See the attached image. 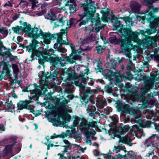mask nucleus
I'll return each instance as SVG.
<instances>
[{
    "mask_svg": "<svg viewBox=\"0 0 159 159\" xmlns=\"http://www.w3.org/2000/svg\"><path fill=\"white\" fill-rule=\"evenodd\" d=\"M77 84V85L80 86V87H81L82 89L84 91H85V87L84 86L82 85L81 86V83H79V82H76Z\"/></svg>",
    "mask_w": 159,
    "mask_h": 159,
    "instance_id": "a19ab883",
    "label": "nucleus"
},
{
    "mask_svg": "<svg viewBox=\"0 0 159 159\" xmlns=\"http://www.w3.org/2000/svg\"><path fill=\"white\" fill-rule=\"evenodd\" d=\"M125 148L123 146H115L112 150L113 153L117 154L120 150L124 151L125 154L122 155L120 154H118L115 156V158L111 156L109 154H104V157L106 159H120L121 158L124 157L125 159H142L140 155H138L133 151L127 152L125 150Z\"/></svg>",
    "mask_w": 159,
    "mask_h": 159,
    "instance_id": "0eeeda50",
    "label": "nucleus"
},
{
    "mask_svg": "<svg viewBox=\"0 0 159 159\" xmlns=\"http://www.w3.org/2000/svg\"><path fill=\"white\" fill-rule=\"evenodd\" d=\"M104 111L107 114H108L111 111V109L109 108H107L105 109Z\"/></svg>",
    "mask_w": 159,
    "mask_h": 159,
    "instance_id": "a18cd8bd",
    "label": "nucleus"
},
{
    "mask_svg": "<svg viewBox=\"0 0 159 159\" xmlns=\"http://www.w3.org/2000/svg\"><path fill=\"white\" fill-rule=\"evenodd\" d=\"M84 13L82 15H80L81 19H83L84 17H86V20H82L79 23V26L83 25H85L89 22H90V25L92 26V30H95L97 33L100 30L103 29L105 27L104 25L101 24L100 18L98 14H95L96 11V7L95 6H92V7H88V5L84 4L83 5Z\"/></svg>",
    "mask_w": 159,
    "mask_h": 159,
    "instance_id": "20e7f679",
    "label": "nucleus"
},
{
    "mask_svg": "<svg viewBox=\"0 0 159 159\" xmlns=\"http://www.w3.org/2000/svg\"><path fill=\"white\" fill-rule=\"evenodd\" d=\"M129 129V125H126L123 127H121L119 129L118 132L119 134L122 135L125 132L127 131Z\"/></svg>",
    "mask_w": 159,
    "mask_h": 159,
    "instance_id": "b1692460",
    "label": "nucleus"
},
{
    "mask_svg": "<svg viewBox=\"0 0 159 159\" xmlns=\"http://www.w3.org/2000/svg\"><path fill=\"white\" fill-rule=\"evenodd\" d=\"M107 102L109 103H110L111 102L112 100L111 99H108L107 100Z\"/></svg>",
    "mask_w": 159,
    "mask_h": 159,
    "instance_id": "e2e57ef3",
    "label": "nucleus"
},
{
    "mask_svg": "<svg viewBox=\"0 0 159 159\" xmlns=\"http://www.w3.org/2000/svg\"><path fill=\"white\" fill-rule=\"evenodd\" d=\"M144 1L147 3L148 4V5L150 7H151L152 6V4L149 0H145Z\"/></svg>",
    "mask_w": 159,
    "mask_h": 159,
    "instance_id": "49530a36",
    "label": "nucleus"
},
{
    "mask_svg": "<svg viewBox=\"0 0 159 159\" xmlns=\"http://www.w3.org/2000/svg\"><path fill=\"white\" fill-rule=\"evenodd\" d=\"M51 74L50 75V77L51 78L55 77L58 74V71L56 70H54L53 72H52Z\"/></svg>",
    "mask_w": 159,
    "mask_h": 159,
    "instance_id": "f704fd0d",
    "label": "nucleus"
},
{
    "mask_svg": "<svg viewBox=\"0 0 159 159\" xmlns=\"http://www.w3.org/2000/svg\"><path fill=\"white\" fill-rule=\"evenodd\" d=\"M68 2L69 6V10L72 12L74 13L76 10V6L75 1L74 0H68Z\"/></svg>",
    "mask_w": 159,
    "mask_h": 159,
    "instance_id": "6ab92c4d",
    "label": "nucleus"
},
{
    "mask_svg": "<svg viewBox=\"0 0 159 159\" xmlns=\"http://www.w3.org/2000/svg\"><path fill=\"white\" fill-rule=\"evenodd\" d=\"M102 48L101 46H98L96 47V50L98 54H100L102 52Z\"/></svg>",
    "mask_w": 159,
    "mask_h": 159,
    "instance_id": "4c0bfd02",
    "label": "nucleus"
},
{
    "mask_svg": "<svg viewBox=\"0 0 159 159\" xmlns=\"http://www.w3.org/2000/svg\"><path fill=\"white\" fill-rule=\"evenodd\" d=\"M89 42L93 41L96 40L95 36L94 35H90L88 37Z\"/></svg>",
    "mask_w": 159,
    "mask_h": 159,
    "instance_id": "c9c22d12",
    "label": "nucleus"
},
{
    "mask_svg": "<svg viewBox=\"0 0 159 159\" xmlns=\"http://www.w3.org/2000/svg\"><path fill=\"white\" fill-rule=\"evenodd\" d=\"M64 147H65V148L64 149V152H67L68 149L69 148V147L66 146H65Z\"/></svg>",
    "mask_w": 159,
    "mask_h": 159,
    "instance_id": "864d4df0",
    "label": "nucleus"
},
{
    "mask_svg": "<svg viewBox=\"0 0 159 159\" xmlns=\"http://www.w3.org/2000/svg\"><path fill=\"white\" fill-rule=\"evenodd\" d=\"M113 30H120L123 35L128 36V38L132 39L137 38V36L134 32L132 31L130 27L129 29H126L123 28V25L121 22L117 20L115 21L113 24Z\"/></svg>",
    "mask_w": 159,
    "mask_h": 159,
    "instance_id": "9d476101",
    "label": "nucleus"
},
{
    "mask_svg": "<svg viewBox=\"0 0 159 159\" xmlns=\"http://www.w3.org/2000/svg\"><path fill=\"white\" fill-rule=\"evenodd\" d=\"M63 142L66 145H70V142L67 140L66 139L63 140Z\"/></svg>",
    "mask_w": 159,
    "mask_h": 159,
    "instance_id": "603ef678",
    "label": "nucleus"
},
{
    "mask_svg": "<svg viewBox=\"0 0 159 159\" xmlns=\"http://www.w3.org/2000/svg\"><path fill=\"white\" fill-rule=\"evenodd\" d=\"M94 155L95 156H98L99 155V152L97 150H95L93 151Z\"/></svg>",
    "mask_w": 159,
    "mask_h": 159,
    "instance_id": "de8ad7c7",
    "label": "nucleus"
},
{
    "mask_svg": "<svg viewBox=\"0 0 159 159\" xmlns=\"http://www.w3.org/2000/svg\"><path fill=\"white\" fill-rule=\"evenodd\" d=\"M54 118L51 119V121L53 125L57 126L59 125L60 121V116L59 114L57 112L54 114Z\"/></svg>",
    "mask_w": 159,
    "mask_h": 159,
    "instance_id": "f3484780",
    "label": "nucleus"
},
{
    "mask_svg": "<svg viewBox=\"0 0 159 159\" xmlns=\"http://www.w3.org/2000/svg\"><path fill=\"white\" fill-rule=\"evenodd\" d=\"M151 145L157 148H159V137L156 134L152 135L145 141L146 146L148 147Z\"/></svg>",
    "mask_w": 159,
    "mask_h": 159,
    "instance_id": "ddd939ff",
    "label": "nucleus"
},
{
    "mask_svg": "<svg viewBox=\"0 0 159 159\" xmlns=\"http://www.w3.org/2000/svg\"><path fill=\"white\" fill-rule=\"evenodd\" d=\"M75 147H77V148L78 151L77 152L79 153H81L82 152H84V150H85L86 149V147L84 148H83L80 146H79L78 145L75 144L74 145Z\"/></svg>",
    "mask_w": 159,
    "mask_h": 159,
    "instance_id": "7c9ffc66",
    "label": "nucleus"
},
{
    "mask_svg": "<svg viewBox=\"0 0 159 159\" xmlns=\"http://www.w3.org/2000/svg\"><path fill=\"white\" fill-rule=\"evenodd\" d=\"M65 105L63 106V108H64V111L67 113H71L72 112V110H71L68 109L65 107Z\"/></svg>",
    "mask_w": 159,
    "mask_h": 159,
    "instance_id": "79ce46f5",
    "label": "nucleus"
},
{
    "mask_svg": "<svg viewBox=\"0 0 159 159\" xmlns=\"http://www.w3.org/2000/svg\"><path fill=\"white\" fill-rule=\"evenodd\" d=\"M39 61L40 64H43V62H42L40 60H39Z\"/></svg>",
    "mask_w": 159,
    "mask_h": 159,
    "instance_id": "338daca9",
    "label": "nucleus"
},
{
    "mask_svg": "<svg viewBox=\"0 0 159 159\" xmlns=\"http://www.w3.org/2000/svg\"><path fill=\"white\" fill-rule=\"evenodd\" d=\"M12 68L13 69L14 74L15 76H16L19 71V69L18 66L16 64H12L11 65Z\"/></svg>",
    "mask_w": 159,
    "mask_h": 159,
    "instance_id": "bb28decb",
    "label": "nucleus"
},
{
    "mask_svg": "<svg viewBox=\"0 0 159 159\" xmlns=\"http://www.w3.org/2000/svg\"><path fill=\"white\" fill-rule=\"evenodd\" d=\"M8 33V31L6 29L0 27V40L5 37Z\"/></svg>",
    "mask_w": 159,
    "mask_h": 159,
    "instance_id": "4be33fe9",
    "label": "nucleus"
},
{
    "mask_svg": "<svg viewBox=\"0 0 159 159\" xmlns=\"http://www.w3.org/2000/svg\"><path fill=\"white\" fill-rule=\"evenodd\" d=\"M84 71L85 72L84 73H82L80 74V75L82 77H83L82 78V83H84V84H85V82L86 81V79L85 78H84V77L85 76V75H86V76L87 77V75H88V73H89V69L86 68V69H84Z\"/></svg>",
    "mask_w": 159,
    "mask_h": 159,
    "instance_id": "393cba45",
    "label": "nucleus"
},
{
    "mask_svg": "<svg viewBox=\"0 0 159 159\" xmlns=\"http://www.w3.org/2000/svg\"><path fill=\"white\" fill-rule=\"evenodd\" d=\"M48 145L50 146V147H52L54 146L53 144L52 143H49Z\"/></svg>",
    "mask_w": 159,
    "mask_h": 159,
    "instance_id": "052dcab7",
    "label": "nucleus"
},
{
    "mask_svg": "<svg viewBox=\"0 0 159 159\" xmlns=\"http://www.w3.org/2000/svg\"><path fill=\"white\" fill-rule=\"evenodd\" d=\"M59 159H66V157L63 155H61Z\"/></svg>",
    "mask_w": 159,
    "mask_h": 159,
    "instance_id": "4d7b16f0",
    "label": "nucleus"
},
{
    "mask_svg": "<svg viewBox=\"0 0 159 159\" xmlns=\"http://www.w3.org/2000/svg\"><path fill=\"white\" fill-rule=\"evenodd\" d=\"M129 40L122 39L119 41L115 36L109 38L110 42L112 43L115 44H119L122 48L124 52L125 55L129 58H131V54L130 50L133 48V46L131 43L132 41L134 42L137 40V38L132 39L128 38V36H126ZM129 40V39H128Z\"/></svg>",
    "mask_w": 159,
    "mask_h": 159,
    "instance_id": "6e6552de",
    "label": "nucleus"
},
{
    "mask_svg": "<svg viewBox=\"0 0 159 159\" xmlns=\"http://www.w3.org/2000/svg\"><path fill=\"white\" fill-rule=\"evenodd\" d=\"M61 10H62L63 11H65L66 10V9L64 7H61L60 8Z\"/></svg>",
    "mask_w": 159,
    "mask_h": 159,
    "instance_id": "680f3d73",
    "label": "nucleus"
},
{
    "mask_svg": "<svg viewBox=\"0 0 159 159\" xmlns=\"http://www.w3.org/2000/svg\"><path fill=\"white\" fill-rule=\"evenodd\" d=\"M70 47L72 50V53L74 54L72 57V58L75 60H80L81 58V56L80 53L82 54H84L83 51L86 50V48H82V46L80 47L78 46H74L73 44H71Z\"/></svg>",
    "mask_w": 159,
    "mask_h": 159,
    "instance_id": "f8f14e48",
    "label": "nucleus"
},
{
    "mask_svg": "<svg viewBox=\"0 0 159 159\" xmlns=\"http://www.w3.org/2000/svg\"><path fill=\"white\" fill-rule=\"evenodd\" d=\"M74 119L73 125H65V127L67 129H70L71 130H67L66 133H63L59 135L60 138H64L65 137H71L72 134L76 133V128L77 129V125L78 124L79 121H81L79 125L80 129L82 132L84 133L86 136H89L92 134V131H91L92 127H95L96 126L97 122L92 121L88 123L87 121L86 120H82L81 118L75 115L73 116Z\"/></svg>",
    "mask_w": 159,
    "mask_h": 159,
    "instance_id": "7ed1b4c3",
    "label": "nucleus"
},
{
    "mask_svg": "<svg viewBox=\"0 0 159 159\" xmlns=\"http://www.w3.org/2000/svg\"><path fill=\"white\" fill-rule=\"evenodd\" d=\"M2 130L3 131L5 130V126L3 125H0V130Z\"/></svg>",
    "mask_w": 159,
    "mask_h": 159,
    "instance_id": "09e8293b",
    "label": "nucleus"
},
{
    "mask_svg": "<svg viewBox=\"0 0 159 159\" xmlns=\"http://www.w3.org/2000/svg\"><path fill=\"white\" fill-rule=\"evenodd\" d=\"M56 17V16L55 14L51 10L50 12L47 13L45 18L46 19L49 20L51 23H52L54 21H55Z\"/></svg>",
    "mask_w": 159,
    "mask_h": 159,
    "instance_id": "a211bd4d",
    "label": "nucleus"
},
{
    "mask_svg": "<svg viewBox=\"0 0 159 159\" xmlns=\"http://www.w3.org/2000/svg\"><path fill=\"white\" fill-rule=\"evenodd\" d=\"M79 41L82 44L84 45L86 44L88 42H89V41L88 39L87 38L86 39L82 38H78Z\"/></svg>",
    "mask_w": 159,
    "mask_h": 159,
    "instance_id": "c756f323",
    "label": "nucleus"
},
{
    "mask_svg": "<svg viewBox=\"0 0 159 159\" xmlns=\"http://www.w3.org/2000/svg\"><path fill=\"white\" fill-rule=\"evenodd\" d=\"M126 75L127 76V77L123 75H120L122 80H125L126 79H128V80H130L133 78V75L129 72H126Z\"/></svg>",
    "mask_w": 159,
    "mask_h": 159,
    "instance_id": "a878e982",
    "label": "nucleus"
},
{
    "mask_svg": "<svg viewBox=\"0 0 159 159\" xmlns=\"http://www.w3.org/2000/svg\"><path fill=\"white\" fill-rule=\"evenodd\" d=\"M19 17V16L17 15H16L12 17V19L13 20H16Z\"/></svg>",
    "mask_w": 159,
    "mask_h": 159,
    "instance_id": "3c124183",
    "label": "nucleus"
},
{
    "mask_svg": "<svg viewBox=\"0 0 159 159\" xmlns=\"http://www.w3.org/2000/svg\"><path fill=\"white\" fill-rule=\"evenodd\" d=\"M154 94H153V93H151V95H152V97H149L148 98V102L149 104L151 105H154L155 103V100L153 96V95H156V93H154Z\"/></svg>",
    "mask_w": 159,
    "mask_h": 159,
    "instance_id": "5701e85b",
    "label": "nucleus"
},
{
    "mask_svg": "<svg viewBox=\"0 0 159 159\" xmlns=\"http://www.w3.org/2000/svg\"><path fill=\"white\" fill-rule=\"evenodd\" d=\"M88 98L86 99V98L84 97L82 98L81 102L83 104L85 105L86 111L89 116H92L95 111V106L94 105H92L90 102H88Z\"/></svg>",
    "mask_w": 159,
    "mask_h": 159,
    "instance_id": "2eb2a0df",
    "label": "nucleus"
},
{
    "mask_svg": "<svg viewBox=\"0 0 159 159\" xmlns=\"http://www.w3.org/2000/svg\"><path fill=\"white\" fill-rule=\"evenodd\" d=\"M101 66H100V65H99V66H98V68L99 70L100 71H101Z\"/></svg>",
    "mask_w": 159,
    "mask_h": 159,
    "instance_id": "0e129e2a",
    "label": "nucleus"
},
{
    "mask_svg": "<svg viewBox=\"0 0 159 159\" xmlns=\"http://www.w3.org/2000/svg\"><path fill=\"white\" fill-rule=\"evenodd\" d=\"M106 102L105 99L102 98L101 99L98 100L96 104V105L97 107L102 109L106 105Z\"/></svg>",
    "mask_w": 159,
    "mask_h": 159,
    "instance_id": "412c9836",
    "label": "nucleus"
},
{
    "mask_svg": "<svg viewBox=\"0 0 159 159\" xmlns=\"http://www.w3.org/2000/svg\"><path fill=\"white\" fill-rule=\"evenodd\" d=\"M85 96H87L88 97H91L92 96L91 95H89V94H91L94 92L91 90L89 89H87L85 91Z\"/></svg>",
    "mask_w": 159,
    "mask_h": 159,
    "instance_id": "72a5a7b5",
    "label": "nucleus"
},
{
    "mask_svg": "<svg viewBox=\"0 0 159 159\" xmlns=\"http://www.w3.org/2000/svg\"><path fill=\"white\" fill-rule=\"evenodd\" d=\"M157 73L151 74V77H147L144 76L142 78L145 84V86L143 91L145 93H147L150 89L152 88L156 89L157 88L156 84L159 83V72L157 71Z\"/></svg>",
    "mask_w": 159,
    "mask_h": 159,
    "instance_id": "1a4fd4ad",
    "label": "nucleus"
},
{
    "mask_svg": "<svg viewBox=\"0 0 159 159\" xmlns=\"http://www.w3.org/2000/svg\"><path fill=\"white\" fill-rule=\"evenodd\" d=\"M159 9V8H153V11L155 12H157L158 11V10Z\"/></svg>",
    "mask_w": 159,
    "mask_h": 159,
    "instance_id": "5fc2aeb1",
    "label": "nucleus"
},
{
    "mask_svg": "<svg viewBox=\"0 0 159 159\" xmlns=\"http://www.w3.org/2000/svg\"><path fill=\"white\" fill-rule=\"evenodd\" d=\"M20 1L19 5L22 6H27L28 4V2L26 0H18Z\"/></svg>",
    "mask_w": 159,
    "mask_h": 159,
    "instance_id": "e433bc0d",
    "label": "nucleus"
},
{
    "mask_svg": "<svg viewBox=\"0 0 159 159\" xmlns=\"http://www.w3.org/2000/svg\"><path fill=\"white\" fill-rule=\"evenodd\" d=\"M63 2L62 0H53L52 3L55 5H58L60 6Z\"/></svg>",
    "mask_w": 159,
    "mask_h": 159,
    "instance_id": "473e14b6",
    "label": "nucleus"
},
{
    "mask_svg": "<svg viewBox=\"0 0 159 159\" xmlns=\"http://www.w3.org/2000/svg\"><path fill=\"white\" fill-rule=\"evenodd\" d=\"M54 52V50L52 49H50L48 50L45 51V54L47 55L46 57L48 59V61L50 62L54 66L58 64H60L62 66H65L66 64V62H63L62 61L61 58H60L58 55L56 56L53 54Z\"/></svg>",
    "mask_w": 159,
    "mask_h": 159,
    "instance_id": "9b49d317",
    "label": "nucleus"
},
{
    "mask_svg": "<svg viewBox=\"0 0 159 159\" xmlns=\"http://www.w3.org/2000/svg\"><path fill=\"white\" fill-rule=\"evenodd\" d=\"M155 129L159 132V123H156L154 124Z\"/></svg>",
    "mask_w": 159,
    "mask_h": 159,
    "instance_id": "ea45409f",
    "label": "nucleus"
},
{
    "mask_svg": "<svg viewBox=\"0 0 159 159\" xmlns=\"http://www.w3.org/2000/svg\"><path fill=\"white\" fill-rule=\"evenodd\" d=\"M120 32L121 33L122 36H121V37H122V36H123V37H124L125 38V39H122L121 40H122V39H123V40H126H126H128V39L126 37V36H125L124 35H123V34H122V33L121 32L120 30ZM129 39L128 40V41H129Z\"/></svg>",
    "mask_w": 159,
    "mask_h": 159,
    "instance_id": "6e6d98bb",
    "label": "nucleus"
},
{
    "mask_svg": "<svg viewBox=\"0 0 159 159\" xmlns=\"http://www.w3.org/2000/svg\"><path fill=\"white\" fill-rule=\"evenodd\" d=\"M152 159H157V157L155 156L152 157Z\"/></svg>",
    "mask_w": 159,
    "mask_h": 159,
    "instance_id": "69168bd1",
    "label": "nucleus"
},
{
    "mask_svg": "<svg viewBox=\"0 0 159 159\" xmlns=\"http://www.w3.org/2000/svg\"><path fill=\"white\" fill-rule=\"evenodd\" d=\"M23 25L24 27L23 30L19 26H17L14 28V32L20 34L21 31H23L29 37L32 38L33 39L32 44L27 46V50L29 52H32V56L40 57L42 55L43 51L41 50H43V48L40 47L38 48V50H37L36 49L37 45L40 43L36 39L40 36L44 35L43 32L41 30L37 28L32 29L31 25L27 22L23 23Z\"/></svg>",
    "mask_w": 159,
    "mask_h": 159,
    "instance_id": "f03ea898",
    "label": "nucleus"
},
{
    "mask_svg": "<svg viewBox=\"0 0 159 159\" xmlns=\"http://www.w3.org/2000/svg\"><path fill=\"white\" fill-rule=\"evenodd\" d=\"M88 30H89V31L90 30L89 29V28L88 27H85L84 31H85V32H87Z\"/></svg>",
    "mask_w": 159,
    "mask_h": 159,
    "instance_id": "bf43d9fd",
    "label": "nucleus"
},
{
    "mask_svg": "<svg viewBox=\"0 0 159 159\" xmlns=\"http://www.w3.org/2000/svg\"><path fill=\"white\" fill-rule=\"evenodd\" d=\"M129 64L130 65V66H128L127 67V69L129 70H131V68L130 67V66H133V63L131 61H130V62H129Z\"/></svg>",
    "mask_w": 159,
    "mask_h": 159,
    "instance_id": "8fccbe9b",
    "label": "nucleus"
},
{
    "mask_svg": "<svg viewBox=\"0 0 159 159\" xmlns=\"http://www.w3.org/2000/svg\"><path fill=\"white\" fill-rule=\"evenodd\" d=\"M76 23V20L73 19H70L69 22L65 17H62L61 18L57 20L55 22V27L63 26L65 24H66L67 27L65 29L61 30V32L51 34L49 33H46L43 36V42L46 44L50 43L51 40L56 39V43L54 45V48L57 49L58 52L64 53L66 52V49L61 46L63 44H67L68 43V40L67 38V28H69L75 23Z\"/></svg>",
    "mask_w": 159,
    "mask_h": 159,
    "instance_id": "f257e3e1",
    "label": "nucleus"
},
{
    "mask_svg": "<svg viewBox=\"0 0 159 159\" xmlns=\"http://www.w3.org/2000/svg\"><path fill=\"white\" fill-rule=\"evenodd\" d=\"M49 4L46 2H43L42 3L41 8L42 9H43L47 7Z\"/></svg>",
    "mask_w": 159,
    "mask_h": 159,
    "instance_id": "58836bf2",
    "label": "nucleus"
},
{
    "mask_svg": "<svg viewBox=\"0 0 159 159\" xmlns=\"http://www.w3.org/2000/svg\"><path fill=\"white\" fill-rule=\"evenodd\" d=\"M59 135H57L56 134H54L52 135L50 137V138L51 139H53L56 138H57L58 137H59Z\"/></svg>",
    "mask_w": 159,
    "mask_h": 159,
    "instance_id": "37998d69",
    "label": "nucleus"
},
{
    "mask_svg": "<svg viewBox=\"0 0 159 159\" xmlns=\"http://www.w3.org/2000/svg\"><path fill=\"white\" fill-rule=\"evenodd\" d=\"M33 102L30 100H25L20 101L17 103V107L18 109L21 110L24 108H26L30 110V112L35 114V107L33 105H31L30 102Z\"/></svg>",
    "mask_w": 159,
    "mask_h": 159,
    "instance_id": "4468645a",
    "label": "nucleus"
},
{
    "mask_svg": "<svg viewBox=\"0 0 159 159\" xmlns=\"http://www.w3.org/2000/svg\"><path fill=\"white\" fill-rule=\"evenodd\" d=\"M120 110L123 112L130 114H134L135 111L132 108H130L128 105L122 104L120 107Z\"/></svg>",
    "mask_w": 159,
    "mask_h": 159,
    "instance_id": "dca6fc26",
    "label": "nucleus"
},
{
    "mask_svg": "<svg viewBox=\"0 0 159 159\" xmlns=\"http://www.w3.org/2000/svg\"><path fill=\"white\" fill-rule=\"evenodd\" d=\"M13 145L14 144H12L8 145L6 146L4 149V152L6 154H7L11 152V148Z\"/></svg>",
    "mask_w": 159,
    "mask_h": 159,
    "instance_id": "cd10ccee",
    "label": "nucleus"
},
{
    "mask_svg": "<svg viewBox=\"0 0 159 159\" xmlns=\"http://www.w3.org/2000/svg\"><path fill=\"white\" fill-rule=\"evenodd\" d=\"M17 40L20 42H21L22 40V38L20 36H18L17 38Z\"/></svg>",
    "mask_w": 159,
    "mask_h": 159,
    "instance_id": "13d9d810",
    "label": "nucleus"
},
{
    "mask_svg": "<svg viewBox=\"0 0 159 159\" xmlns=\"http://www.w3.org/2000/svg\"><path fill=\"white\" fill-rule=\"evenodd\" d=\"M89 84V85H93V82H89V83H88Z\"/></svg>",
    "mask_w": 159,
    "mask_h": 159,
    "instance_id": "774afa93",
    "label": "nucleus"
},
{
    "mask_svg": "<svg viewBox=\"0 0 159 159\" xmlns=\"http://www.w3.org/2000/svg\"><path fill=\"white\" fill-rule=\"evenodd\" d=\"M3 107L6 111H9V110L13 109L14 107L12 105L11 101H7L4 105Z\"/></svg>",
    "mask_w": 159,
    "mask_h": 159,
    "instance_id": "aec40b11",
    "label": "nucleus"
},
{
    "mask_svg": "<svg viewBox=\"0 0 159 159\" xmlns=\"http://www.w3.org/2000/svg\"><path fill=\"white\" fill-rule=\"evenodd\" d=\"M87 3L86 4H84H84L85 5H88V7H92V6H94L95 7V2L93 1H92V0H85Z\"/></svg>",
    "mask_w": 159,
    "mask_h": 159,
    "instance_id": "c85d7f7f",
    "label": "nucleus"
},
{
    "mask_svg": "<svg viewBox=\"0 0 159 159\" xmlns=\"http://www.w3.org/2000/svg\"><path fill=\"white\" fill-rule=\"evenodd\" d=\"M131 121H134L135 123H137L139 125H133L130 129V133L121 139L118 143L121 141L124 143H129L133 139V136H137L138 134H140L142 136L143 135V130L140 128V127L146 128L148 127V125L146 123L142 121L141 116L140 114L138 113L135 116L134 118H132L131 119Z\"/></svg>",
    "mask_w": 159,
    "mask_h": 159,
    "instance_id": "39448f33",
    "label": "nucleus"
},
{
    "mask_svg": "<svg viewBox=\"0 0 159 159\" xmlns=\"http://www.w3.org/2000/svg\"><path fill=\"white\" fill-rule=\"evenodd\" d=\"M7 6H9V7H11L12 6L10 2L8 1V2L7 3H5L3 5V6L4 7H5Z\"/></svg>",
    "mask_w": 159,
    "mask_h": 159,
    "instance_id": "c03bdc74",
    "label": "nucleus"
},
{
    "mask_svg": "<svg viewBox=\"0 0 159 159\" xmlns=\"http://www.w3.org/2000/svg\"><path fill=\"white\" fill-rule=\"evenodd\" d=\"M48 88L47 82L43 80H39V84L37 86L36 84L30 85L26 87L25 90L26 92H30V95H29L30 99L35 100L38 98L39 95H43L47 91Z\"/></svg>",
    "mask_w": 159,
    "mask_h": 159,
    "instance_id": "423d86ee",
    "label": "nucleus"
},
{
    "mask_svg": "<svg viewBox=\"0 0 159 159\" xmlns=\"http://www.w3.org/2000/svg\"><path fill=\"white\" fill-rule=\"evenodd\" d=\"M32 4V8L33 9L35 7L37 4H38V2L37 0H29Z\"/></svg>",
    "mask_w": 159,
    "mask_h": 159,
    "instance_id": "2f4dec72",
    "label": "nucleus"
}]
</instances>
